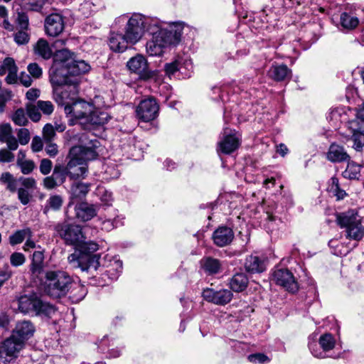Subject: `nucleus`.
<instances>
[{"mask_svg": "<svg viewBox=\"0 0 364 364\" xmlns=\"http://www.w3.org/2000/svg\"><path fill=\"white\" fill-rule=\"evenodd\" d=\"M201 268L208 275L215 274L219 272L220 262L218 259L207 257L200 260Z\"/></svg>", "mask_w": 364, "mask_h": 364, "instance_id": "nucleus-34", "label": "nucleus"}, {"mask_svg": "<svg viewBox=\"0 0 364 364\" xmlns=\"http://www.w3.org/2000/svg\"><path fill=\"white\" fill-rule=\"evenodd\" d=\"M27 70L33 78L38 79L42 76V68L36 63L28 64Z\"/></svg>", "mask_w": 364, "mask_h": 364, "instance_id": "nucleus-59", "label": "nucleus"}, {"mask_svg": "<svg viewBox=\"0 0 364 364\" xmlns=\"http://www.w3.org/2000/svg\"><path fill=\"white\" fill-rule=\"evenodd\" d=\"M16 22L19 27V29L28 30L29 23L28 17L26 14L18 13Z\"/></svg>", "mask_w": 364, "mask_h": 364, "instance_id": "nucleus-63", "label": "nucleus"}, {"mask_svg": "<svg viewBox=\"0 0 364 364\" xmlns=\"http://www.w3.org/2000/svg\"><path fill=\"white\" fill-rule=\"evenodd\" d=\"M90 184L75 182L70 187V198L72 200H82L84 198L90 191Z\"/></svg>", "mask_w": 364, "mask_h": 364, "instance_id": "nucleus-33", "label": "nucleus"}, {"mask_svg": "<svg viewBox=\"0 0 364 364\" xmlns=\"http://www.w3.org/2000/svg\"><path fill=\"white\" fill-rule=\"evenodd\" d=\"M77 137L78 144L70 148L69 156H75L84 163L96 159L99 155L100 141L92 134L89 133L79 134Z\"/></svg>", "mask_w": 364, "mask_h": 364, "instance_id": "nucleus-4", "label": "nucleus"}, {"mask_svg": "<svg viewBox=\"0 0 364 364\" xmlns=\"http://www.w3.org/2000/svg\"><path fill=\"white\" fill-rule=\"evenodd\" d=\"M11 69L9 71L8 75L6 77V82L8 84H14L17 81V70L15 61L12 58H6V65L11 66Z\"/></svg>", "mask_w": 364, "mask_h": 364, "instance_id": "nucleus-48", "label": "nucleus"}, {"mask_svg": "<svg viewBox=\"0 0 364 364\" xmlns=\"http://www.w3.org/2000/svg\"><path fill=\"white\" fill-rule=\"evenodd\" d=\"M99 249V245L92 240L85 239L77 245L73 253L68 257L72 268L80 269L82 272L92 273L96 272L100 265V255L94 254Z\"/></svg>", "mask_w": 364, "mask_h": 364, "instance_id": "nucleus-3", "label": "nucleus"}, {"mask_svg": "<svg viewBox=\"0 0 364 364\" xmlns=\"http://www.w3.org/2000/svg\"><path fill=\"white\" fill-rule=\"evenodd\" d=\"M63 204V199L61 196L57 194L50 195L43 208V213L45 215H48L50 210L58 211L60 210Z\"/></svg>", "mask_w": 364, "mask_h": 364, "instance_id": "nucleus-36", "label": "nucleus"}, {"mask_svg": "<svg viewBox=\"0 0 364 364\" xmlns=\"http://www.w3.org/2000/svg\"><path fill=\"white\" fill-rule=\"evenodd\" d=\"M17 165L20 167L21 171L23 174H29L33 171L35 167V164L33 161H22L20 157L17 159Z\"/></svg>", "mask_w": 364, "mask_h": 364, "instance_id": "nucleus-51", "label": "nucleus"}, {"mask_svg": "<svg viewBox=\"0 0 364 364\" xmlns=\"http://www.w3.org/2000/svg\"><path fill=\"white\" fill-rule=\"evenodd\" d=\"M18 141L21 145L27 144L31 139L30 132L28 129L20 128L17 130Z\"/></svg>", "mask_w": 364, "mask_h": 364, "instance_id": "nucleus-57", "label": "nucleus"}, {"mask_svg": "<svg viewBox=\"0 0 364 364\" xmlns=\"http://www.w3.org/2000/svg\"><path fill=\"white\" fill-rule=\"evenodd\" d=\"M52 176L60 186L64 183L66 181L67 176H68L65 166L60 164H55L53 171Z\"/></svg>", "mask_w": 364, "mask_h": 364, "instance_id": "nucleus-46", "label": "nucleus"}, {"mask_svg": "<svg viewBox=\"0 0 364 364\" xmlns=\"http://www.w3.org/2000/svg\"><path fill=\"white\" fill-rule=\"evenodd\" d=\"M27 237H31V230L30 228H27L22 230H16L15 232H14L9 236V244L11 246L21 244Z\"/></svg>", "mask_w": 364, "mask_h": 364, "instance_id": "nucleus-41", "label": "nucleus"}, {"mask_svg": "<svg viewBox=\"0 0 364 364\" xmlns=\"http://www.w3.org/2000/svg\"><path fill=\"white\" fill-rule=\"evenodd\" d=\"M68 161L65 166L68 176L71 179H77L79 178H85L87 172V168L86 164L84 163L81 159L73 156H67Z\"/></svg>", "mask_w": 364, "mask_h": 364, "instance_id": "nucleus-18", "label": "nucleus"}, {"mask_svg": "<svg viewBox=\"0 0 364 364\" xmlns=\"http://www.w3.org/2000/svg\"><path fill=\"white\" fill-rule=\"evenodd\" d=\"M101 6V0H84L83 3L80 5V11L85 17H88L96 12Z\"/></svg>", "mask_w": 364, "mask_h": 364, "instance_id": "nucleus-39", "label": "nucleus"}, {"mask_svg": "<svg viewBox=\"0 0 364 364\" xmlns=\"http://www.w3.org/2000/svg\"><path fill=\"white\" fill-rule=\"evenodd\" d=\"M127 41L124 35L119 33L112 32L109 38V46L114 52L122 53L127 48Z\"/></svg>", "mask_w": 364, "mask_h": 364, "instance_id": "nucleus-27", "label": "nucleus"}, {"mask_svg": "<svg viewBox=\"0 0 364 364\" xmlns=\"http://www.w3.org/2000/svg\"><path fill=\"white\" fill-rule=\"evenodd\" d=\"M44 26L48 36H58L65 28L64 18L60 14H51L46 18Z\"/></svg>", "mask_w": 364, "mask_h": 364, "instance_id": "nucleus-16", "label": "nucleus"}, {"mask_svg": "<svg viewBox=\"0 0 364 364\" xmlns=\"http://www.w3.org/2000/svg\"><path fill=\"white\" fill-rule=\"evenodd\" d=\"M127 144L125 143L121 144L122 149L129 155H133V150L135 149V144H133L134 138L132 136H128L125 138Z\"/></svg>", "mask_w": 364, "mask_h": 364, "instance_id": "nucleus-62", "label": "nucleus"}, {"mask_svg": "<svg viewBox=\"0 0 364 364\" xmlns=\"http://www.w3.org/2000/svg\"><path fill=\"white\" fill-rule=\"evenodd\" d=\"M184 23L164 22L156 17L134 14L124 28V36L130 44L134 45L145 32L151 36L146 45V53L151 56H160L165 49L179 44L183 34Z\"/></svg>", "mask_w": 364, "mask_h": 364, "instance_id": "nucleus-1", "label": "nucleus"}, {"mask_svg": "<svg viewBox=\"0 0 364 364\" xmlns=\"http://www.w3.org/2000/svg\"><path fill=\"white\" fill-rule=\"evenodd\" d=\"M70 75L75 77L77 75L84 74L90 70V65L83 60H79L75 55L68 66Z\"/></svg>", "mask_w": 364, "mask_h": 364, "instance_id": "nucleus-31", "label": "nucleus"}, {"mask_svg": "<svg viewBox=\"0 0 364 364\" xmlns=\"http://www.w3.org/2000/svg\"><path fill=\"white\" fill-rule=\"evenodd\" d=\"M43 186L47 190H52L60 186L52 175L43 178Z\"/></svg>", "mask_w": 364, "mask_h": 364, "instance_id": "nucleus-64", "label": "nucleus"}, {"mask_svg": "<svg viewBox=\"0 0 364 364\" xmlns=\"http://www.w3.org/2000/svg\"><path fill=\"white\" fill-rule=\"evenodd\" d=\"M159 105L156 99L150 97L141 100L136 109V117L143 122H150L158 116Z\"/></svg>", "mask_w": 364, "mask_h": 364, "instance_id": "nucleus-12", "label": "nucleus"}, {"mask_svg": "<svg viewBox=\"0 0 364 364\" xmlns=\"http://www.w3.org/2000/svg\"><path fill=\"white\" fill-rule=\"evenodd\" d=\"M358 23L359 20L357 17L351 16L346 12L341 15V23L346 28H355L358 25Z\"/></svg>", "mask_w": 364, "mask_h": 364, "instance_id": "nucleus-47", "label": "nucleus"}, {"mask_svg": "<svg viewBox=\"0 0 364 364\" xmlns=\"http://www.w3.org/2000/svg\"><path fill=\"white\" fill-rule=\"evenodd\" d=\"M72 289L70 298L74 302L81 301L86 295L83 286L75 284L73 278L64 271H48L46 273L44 291L50 297L59 299Z\"/></svg>", "mask_w": 364, "mask_h": 364, "instance_id": "nucleus-2", "label": "nucleus"}, {"mask_svg": "<svg viewBox=\"0 0 364 364\" xmlns=\"http://www.w3.org/2000/svg\"><path fill=\"white\" fill-rule=\"evenodd\" d=\"M271 279L277 285L282 287L291 293L299 289V285L293 273L287 268L275 267L271 273Z\"/></svg>", "mask_w": 364, "mask_h": 364, "instance_id": "nucleus-9", "label": "nucleus"}, {"mask_svg": "<svg viewBox=\"0 0 364 364\" xmlns=\"http://www.w3.org/2000/svg\"><path fill=\"white\" fill-rule=\"evenodd\" d=\"M38 299V296L36 294L20 296L16 299L18 309L25 314H33Z\"/></svg>", "mask_w": 364, "mask_h": 364, "instance_id": "nucleus-22", "label": "nucleus"}, {"mask_svg": "<svg viewBox=\"0 0 364 364\" xmlns=\"http://www.w3.org/2000/svg\"><path fill=\"white\" fill-rule=\"evenodd\" d=\"M326 159L332 163H341L350 161V156L343 146L333 143L326 153Z\"/></svg>", "mask_w": 364, "mask_h": 364, "instance_id": "nucleus-21", "label": "nucleus"}, {"mask_svg": "<svg viewBox=\"0 0 364 364\" xmlns=\"http://www.w3.org/2000/svg\"><path fill=\"white\" fill-rule=\"evenodd\" d=\"M336 341L331 333H324L319 338V346L322 350L319 349L315 342H309V348L312 355L318 358H324L326 357V352L332 350L335 347Z\"/></svg>", "mask_w": 364, "mask_h": 364, "instance_id": "nucleus-14", "label": "nucleus"}, {"mask_svg": "<svg viewBox=\"0 0 364 364\" xmlns=\"http://www.w3.org/2000/svg\"><path fill=\"white\" fill-rule=\"evenodd\" d=\"M37 106L40 111L45 114L49 115L53 112V105L50 101L38 100L37 102Z\"/></svg>", "mask_w": 364, "mask_h": 364, "instance_id": "nucleus-60", "label": "nucleus"}, {"mask_svg": "<svg viewBox=\"0 0 364 364\" xmlns=\"http://www.w3.org/2000/svg\"><path fill=\"white\" fill-rule=\"evenodd\" d=\"M35 54L45 60L50 59L53 55V51L49 43L45 39L40 38L34 46Z\"/></svg>", "mask_w": 364, "mask_h": 364, "instance_id": "nucleus-37", "label": "nucleus"}, {"mask_svg": "<svg viewBox=\"0 0 364 364\" xmlns=\"http://www.w3.org/2000/svg\"><path fill=\"white\" fill-rule=\"evenodd\" d=\"M361 166L354 161L348 162L346 170L342 173V176L347 179H358L360 176Z\"/></svg>", "mask_w": 364, "mask_h": 364, "instance_id": "nucleus-42", "label": "nucleus"}, {"mask_svg": "<svg viewBox=\"0 0 364 364\" xmlns=\"http://www.w3.org/2000/svg\"><path fill=\"white\" fill-rule=\"evenodd\" d=\"M249 283L247 274L244 272L235 274L229 280V286L235 292H242L246 289Z\"/></svg>", "mask_w": 364, "mask_h": 364, "instance_id": "nucleus-30", "label": "nucleus"}, {"mask_svg": "<svg viewBox=\"0 0 364 364\" xmlns=\"http://www.w3.org/2000/svg\"><path fill=\"white\" fill-rule=\"evenodd\" d=\"M12 120L18 126H26L28 122L26 113L23 108L17 109L12 115Z\"/></svg>", "mask_w": 364, "mask_h": 364, "instance_id": "nucleus-49", "label": "nucleus"}, {"mask_svg": "<svg viewBox=\"0 0 364 364\" xmlns=\"http://www.w3.org/2000/svg\"><path fill=\"white\" fill-rule=\"evenodd\" d=\"M328 191L337 200H343L348 196L346 191L341 188L338 178L336 176L331 178Z\"/></svg>", "mask_w": 364, "mask_h": 364, "instance_id": "nucleus-38", "label": "nucleus"}, {"mask_svg": "<svg viewBox=\"0 0 364 364\" xmlns=\"http://www.w3.org/2000/svg\"><path fill=\"white\" fill-rule=\"evenodd\" d=\"M0 182L6 186L7 190L11 193H15L21 186L20 178H14L9 172L3 173L0 177Z\"/></svg>", "mask_w": 364, "mask_h": 364, "instance_id": "nucleus-35", "label": "nucleus"}, {"mask_svg": "<svg viewBox=\"0 0 364 364\" xmlns=\"http://www.w3.org/2000/svg\"><path fill=\"white\" fill-rule=\"evenodd\" d=\"M21 186L16 191L18 193V199L21 204L28 205L32 198V193L36 188V181L33 178L20 177Z\"/></svg>", "mask_w": 364, "mask_h": 364, "instance_id": "nucleus-19", "label": "nucleus"}, {"mask_svg": "<svg viewBox=\"0 0 364 364\" xmlns=\"http://www.w3.org/2000/svg\"><path fill=\"white\" fill-rule=\"evenodd\" d=\"M75 55L73 52L70 51L68 49L63 48L58 50L53 55V64L68 67Z\"/></svg>", "mask_w": 364, "mask_h": 364, "instance_id": "nucleus-32", "label": "nucleus"}, {"mask_svg": "<svg viewBox=\"0 0 364 364\" xmlns=\"http://www.w3.org/2000/svg\"><path fill=\"white\" fill-rule=\"evenodd\" d=\"M212 238L215 245L225 247L230 245L234 239L233 230L227 226H220L213 233Z\"/></svg>", "mask_w": 364, "mask_h": 364, "instance_id": "nucleus-20", "label": "nucleus"}, {"mask_svg": "<svg viewBox=\"0 0 364 364\" xmlns=\"http://www.w3.org/2000/svg\"><path fill=\"white\" fill-rule=\"evenodd\" d=\"M36 332V326L29 320H22L16 323L11 331V335L24 346Z\"/></svg>", "mask_w": 364, "mask_h": 364, "instance_id": "nucleus-15", "label": "nucleus"}, {"mask_svg": "<svg viewBox=\"0 0 364 364\" xmlns=\"http://www.w3.org/2000/svg\"><path fill=\"white\" fill-rule=\"evenodd\" d=\"M44 256L41 251H35L33 254L31 271L33 274H39L43 269Z\"/></svg>", "mask_w": 364, "mask_h": 364, "instance_id": "nucleus-43", "label": "nucleus"}, {"mask_svg": "<svg viewBox=\"0 0 364 364\" xmlns=\"http://www.w3.org/2000/svg\"><path fill=\"white\" fill-rule=\"evenodd\" d=\"M240 90V87L235 85V82L225 83L221 85H215L212 87L210 97L216 102L223 103L230 100V93L232 92L236 93Z\"/></svg>", "mask_w": 364, "mask_h": 364, "instance_id": "nucleus-17", "label": "nucleus"}, {"mask_svg": "<svg viewBox=\"0 0 364 364\" xmlns=\"http://www.w3.org/2000/svg\"><path fill=\"white\" fill-rule=\"evenodd\" d=\"M25 347L11 334L0 343V361L9 363L18 358L21 350Z\"/></svg>", "mask_w": 364, "mask_h": 364, "instance_id": "nucleus-10", "label": "nucleus"}, {"mask_svg": "<svg viewBox=\"0 0 364 364\" xmlns=\"http://www.w3.org/2000/svg\"><path fill=\"white\" fill-rule=\"evenodd\" d=\"M336 223L341 228L346 229L348 239L359 241L364 237V227L361 217L353 210L336 214Z\"/></svg>", "mask_w": 364, "mask_h": 364, "instance_id": "nucleus-5", "label": "nucleus"}, {"mask_svg": "<svg viewBox=\"0 0 364 364\" xmlns=\"http://www.w3.org/2000/svg\"><path fill=\"white\" fill-rule=\"evenodd\" d=\"M12 135V129L9 124L3 123L0 124V141L4 142Z\"/></svg>", "mask_w": 364, "mask_h": 364, "instance_id": "nucleus-58", "label": "nucleus"}, {"mask_svg": "<svg viewBox=\"0 0 364 364\" xmlns=\"http://www.w3.org/2000/svg\"><path fill=\"white\" fill-rule=\"evenodd\" d=\"M202 296L208 302L218 306H225L232 301L233 294L231 290L227 289L216 290L207 288L203 291Z\"/></svg>", "mask_w": 364, "mask_h": 364, "instance_id": "nucleus-13", "label": "nucleus"}, {"mask_svg": "<svg viewBox=\"0 0 364 364\" xmlns=\"http://www.w3.org/2000/svg\"><path fill=\"white\" fill-rule=\"evenodd\" d=\"M247 359L252 363L259 364H264L270 361V359L268 358V356L262 353L250 354L248 355Z\"/></svg>", "mask_w": 364, "mask_h": 364, "instance_id": "nucleus-52", "label": "nucleus"}, {"mask_svg": "<svg viewBox=\"0 0 364 364\" xmlns=\"http://www.w3.org/2000/svg\"><path fill=\"white\" fill-rule=\"evenodd\" d=\"M57 313V308L49 302L42 300L39 296L36 301V309L33 314L41 318H51Z\"/></svg>", "mask_w": 364, "mask_h": 364, "instance_id": "nucleus-23", "label": "nucleus"}, {"mask_svg": "<svg viewBox=\"0 0 364 364\" xmlns=\"http://www.w3.org/2000/svg\"><path fill=\"white\" fill-rule=\"evenodd\" d=\"M222 134L223 136L218 142V152L230 154L239 148L241 142V136L239 132L225 127Z\"/></svg>", "mask_w": 364, "mask_h": 364, "instance_id": "nucleus-11", "label": "nucleus"}, {"mask_svg": "<svg viewBox=\"0 0 364 364\" xmlns=\"http://www.w3.org/2000/svg\"><path fill=\"white\" fill-rule=\"evenodd\" d=\"M347 124H350L354 128H364V102L356 108L355 118L348 120Z\"/></svg>", "mask_w": 364, "mask_h": 364, "instance_id": "nucleus-45", "label": "nucleus"}, {"mask_svg": "<svg viewBox=\"0 0 364 364\" xmlns=\"http://www.w3.org/2000/svg\"><path fill=\"white\" fill-rule=\"evenodd\" d=\"M245 267L250 273H260L266 269V261L259 256L250 255L245 260Z\"/></svg>", "mask_w": 364, "mask_h": 364, "instance_id": "nucleus-26", "label": "nucleus"}, {"mask_svg": "<svg viewBox=\"0 0 364 364\" xmlns=\"http://www.w3.org/2000/svg\"><path fill=\"white\" fill-rule=\"evenodd\" d=\"M76 217L82 221H88L97 214L96 209L93 205L87 203H80L75 208Z\"/></svg>", "mask_w": 364, "mask_h": 364, "instance_id": "nucleus-29", "label": "nucleus"}, {"mask_svg": "<svg viewBox=\"0 0 364 364\" xmlns=\"http://www.w3.org/2000/svg\"><path fill=\"white\" fill-rule=\"evenodd\" d=\"M26 262V257L21 252H14L10 256V262L13 267H19Z\"/></svg>", "mask_w": 364, "mask_h": 364, "instance_id": "nucleus-56", "label": "nucleus"}, {"mask_svg": "<svg viewBox=\"0 0 364 364\" xmlns=\"http://www.w3.org/2000/svg\"><path fill=\"white\" fill-rule=\"evenodd\" d=\"M114 346L112 339L107 336H104L97 343V348L100 353H107L106 357L109 358H115L121 355V350L118 348H111Z\"/></svg>", "mask_w": 364, "mask_h": 364, "instance_id": "nucleus-25", "label": "nucleus"}, {"mask_svg": "<svg viewBox=\"0 0 364 364\" xmlns=\"http://www.w3.org/2000/svg\"><path fill=\"white\" fill-rule=\"evenodd\" d=\"M53 168V163L48 159H43L40 162L39 170L43 175H48Z\"/></svg>", "mask_w": 364, "mask_h": 364, "instance_id": "nucleus-61", "label": "nucleus"}, {"mask_svg": "<svg viewBox=\"0 0 364 364\" xmlns=\"http://www.w3.org/2000/svg\"><path fill=\"white\" fill-rule=\"evenodd\" d=\"M127 67L130 73L137 75L141 80H156L158 75L156 70L149 69L146 59L140 54L131 58L127 63Z\"/></svg>", "mask_w": 364, "mask_h": 364, "instance_id": "nucleus-8", "label": "nucleus"}, {"mask_svg": "<svg viewBox=\"0 0 364 364\" xmlns=\"http://www.w3.org/2000/svg\"><path fill=\"white\" fill-rule=\"evenodd\" d=\"M43 140L45 141H52L55 136V129L50 124H46L43 129Z\"/></svg>", "mask_w": 364, "mask_h": 364, "instance_id": "nucleus-54", "label": "nucleus"}, {"mask_svg": "<svg viewBox=\"0 0 364 364\" xmlns=\"http://www.w3.org/2000/svg\"><path fill=\"white\" fill-rule=\"evenodd\" d=\"M348 129L350 132V140L353 141L352 147L358 152L364 149V128L358 127H353L350 124H347Z\"/></svg>", "mask_w": 364, "mask_h": 364, "instance_id": "nucleus-28", "label": "nucleus"}, {"mask_svg": "<svg viewBox=\"0 0 364 364\" xmlns=\"http://www.w3.org/2000/svg\"><path fill=\"white\" fill-rule=\"evenodd\" d=\"M54 230L67 245L75 247L82 239H85L82 227L67 220L58 223L55 225Z\"/></svg>", "mask_w": 364, "mask_h": 364, "instance_id": "nucleus-7", "label": "nucleus"}, {"mask_svg": "<svg viewBox=\"0 0 364 364\" xmlns=\"http://www.w3.org/2000/svg\"><path fill=\"white\" fill-rule=\"evenodd\" d=\"M109 116L104 112L94 111L89 114L87 121L93 125H103L108 122Z\"/></svg>", "mask_w": 364, "mask_h": 364, "instance_id": "nucleus-44", "label": "nucleus"}, {"mask_svg": "<svg viewBox=\"0 0 364 364\" xmlns=\"http://www.w3.org/2000/svg\"><path fill=\"white\" fill-rule=\"evenodd\" d=\"M164 70L166 74L168 75L174 74L176 71L182 73L181 61L177 60L171 63H166L164 65Z\"/></svg>", "mask_w": 364, "mask_h": 364, "instance_id": "nucleus-53", "label": "nucleus"}, {"mask_svg": "<svg viewBox=\"0 0 364 364\" xmlns=\"http://www.w3.org/2000/svg\"><path fill=\"white\" fill-rule=\"evenodd\" d=\"M39 111L40 109L38 107L37 105H27V114L30 117V119L33 122H38L41 119V114Z\"/></svg>", "mask_w": 364, "mask_h": 364, "instance_id": "nucleus-55", "label": "nucleus"}, {"mask_svg": "<svg viewBox=\"0 0 364 364\" xmlns=\"http://www.w3.org/2000/svg\"><path fill=\"white\" fill-rule=\"evenodd\" d=\"M14 40L18 46L26 45L29 42L30 35L27 33V30L19 29L14 34Z\"/></svg>", "mask_w": 364, "mask_h": 364, "instance_id": "nucleus-50", "label": "nucleus"}, {"mask_svg": "<svg viewBox=\"0 0 364 364\" xmlns=\"http://www.w3.org/2000/svg\"><path fill=\"white\" fill-rule=\"evenodd\" d=\"M106 272L109 278L112 280H116L122 272V262L116 258H113L109 261V264L107 266Z\"/></svg>", "mask_w": 364, "mask_h": 364, "instance_id": "nucleus-40", "label": "nucleus"}, {"mask_svg": "<svg viewBox=\"0 0 364 364\" xmlns=\"http://www.w3.org/2000/svg\"><path fill=\"white\" fill-rule=\"evenodd\" d=\"M49 80L56 102L63 104V97L60 93V88L63 85H75L77 79L70 75L68 67L53 64L49 70Z\"/></svg>", "mask_w": 364, "mask_h": 364, "instance_id": "nucleus-6", "label": "nucleus"}, {"mask_svg": "<svg viewBox=\"0 0 364 364\" xmlns=\"http://www.w3.org/2000/svg\"><path fill=\"white\" fill-rule=\"evenodd\" d=\"M269 75L277 82L284 81L291 77V70L284 64H273L269 70Z\"/></svg>", "mask_w": 364, "mask_h": 364, "instance_id": "nucleus-24", "label": "nucleus"}]
</instances>
